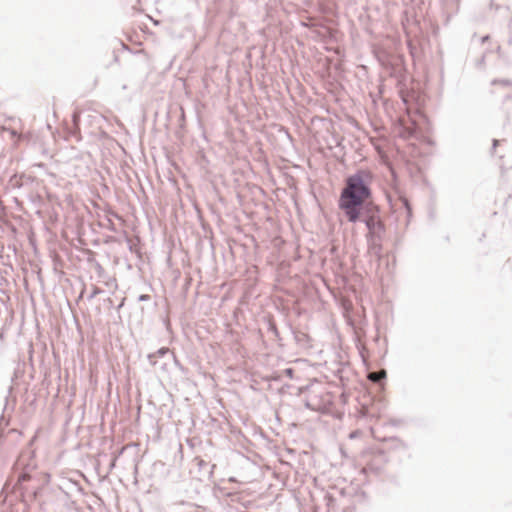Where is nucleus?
<instances>
[{
	"label": "nucleus",
	"mask_w": 512,
	"mask_h": 512,
	"mask_svg": "<svg viewBox=\"0 0 512 512\" xmlns=\"http://www.w3.org/2000/svg\"><path fill=\"white\" fill-rule=\"evenodd\" d=\"M370 182L371 173L367 170H358L346 179L339 199V208L352 223L360 219L362 206L371 196Z\"/></svg>",
	"instance_id": "1"
},
{
	"label": "nucleus",
	"mask_w": 512,
	"mask_h": 512,
	"mask_svg": "<svg viewBox=\"0 0 512 512\" xmlns=\"http://www.w3.org/2000/svg\"><path fill=\"white\" fill-rule=\"evenodd\" d=\"M363 221L368 229V249L371 253L378 255L381 251V241L385 232L384 225L378 215V210L372 209Z\"/></svg>",
	"instance_id": "2"
},
{
	"label": "nucleus",
	"mask_w": 512,
	"mask_h": 512,
	"mask_svg": "<svg viewBox=\"0 0 512 512\" xmlns=\"http://www.w3.org/2000/svg\"><path fill=\"white\" fill-rule=\"evenodd\" d=\"M317 397V394L312 391L306 403L307 407L313 410H320L326 403L330 402L328 394H326L322 400H318Z\"/></svg>",
	"instance_id": "3"
},
{
	"label": "nucleus",
	"mask_w": 512,
	"mask_h": 512,
	"mask_svg": "<svg viewBox=\"0 0 512 512\" xmlns=\"http://www.w3.org/2000/svg\"><path fill=\"white\" fill-rule=\"evenodd\" d=\"M165 356H170L172 359L176 360L174 354L171 353L170 349L167 347L158 349L156 352L149 354L147 358L151 365L156 366L158 364L157 358H163Z\"/></svg>",
	"instance_id": "4"
},
{
	"label": "nucleus",
	"mask_w": 512,
	"mask_h": 512,
	"mask_svg": "<svg viewBox=\"0 0 512 512\" xmlns=\"http://www.w3.org/2000/svg\"><path fill=\"white\" fill-rule=\"evenodd\" d=\"M385 371L372 372L369 374L368 378L373 382H380L383 378H385Z\"/></svg>",
	"instance_id": "5"
},
{
	"label": "nucleus",
	"mask_w": 512,
	"mask_h": 512,
	"mask_svg": "<svg viewBox=\"0 0 512 512\" xmlns=\"http://www.w3.org/2000/svg\"><path fill=\"white\" fill-rule=\"evenodd\" d=\"M102 292L101 289L97 288V287H94L91 294L89 295V299H93L94 297H96L98 294H100Z\"/></svg>",
	"instance_id": "6"
},
{
	"label": "nucleus",
	"mask_w": 512,
	"mask_h": 512,
	"mask_svg": "<svg viewBox=\"0 0 512 512\" xmlns=\"http://www.w3.org/2000/svg\"><path fill=\"white\" fill-rule=\"evenodd\" d=\"M30 478V476L26 473H22L21 475H19L18 477V482H25V481H28Z\"/></svg>",
	"instance_id": "7"
},
{
	"label": "nucleus",
	"mask_w": 512,
	"mask_h": 512,
	"mask_svg": "<svg viewBox=\"0 0 512 512\" xmlns=\"http://www.w3.org/2000/svg\"><path fill=\"white\" fill-rule=\"evenodd\" d=\"M293 373H294V371H293V369H292V368H287V369H285V370H284V374H285L286 376H288L289 378H292V377H293Z\"/></svg>",
	"instance_id": "8"
},
{
	"label": "nucleus",
	"mask_w": 512,
	"mask_h": 512,
	"mask_svg": "<svg viewBox=\"0 0 512 512\" xmlns=\"http://www.w3.org/2000/svg\"><path fill=\"white\" fill-rule=\"evenodd\" d=\"M148 298H149V296H148V295H141V296L139 297V300H140V301H146Z\"/></svg>",
	"instance_id": "9"
},
{
	"label": "nucleus",
	"mask_w": 512,
	"mask_h": 512,
	"mask_svg": "<svg viewBox=\"0 0 512 512\" xmlns=\"http://www.w3.org/2000/svg\"><path fill=\"white\" fill-rule=\"evenodd\" d=\"M77 119H78V116L76 114L73 115V122L75 125H77Z\"/></svg>",
	"instance_id": "10"
},
{
	"label": "nucleus",
	"mask_w": 512,
	"mask_h": 512,
	"mask_svg": "<svg viewBox=\"0 0 512 512\" xmlns=\"http://www.w3.org/2000/svg\"><path fill=\"white\" fill-rule=\"evenodd\" d=\"M160 368H161L162 370H166V369H167V363H163V364H161Z\"/></svg>",
	"instance_id": "11"
},
{
	"label": "nucleus",
	"mask_w": 512,
	"mask_h": 512,
	"mask_svg": "<svg viewBox=\"0 0 512 512\" xmlns=\"http://www.w3.org/2000/svg\"><path fill=\"white\" fill-rule=\"evenodd\" d=\"M498 145V140H493V149Z\"/></svg>",
	"instance_id": "12"
},
{
	"label": "nucleus",
	"mask_w": 512,
	"mask_h": 512,
	"mask_svg": "<svg viewBox=\"0 0 512 512\" xmlns=\"http://www.w3.org/2000/svg\"><path fill=\"white\" fill-rule=\"evenodd\" d=\"M488 38H489L488 36H484V37L482 38V42L487 41V40H488Z\"/></svg>",
	"instance_id": "13"
}]
</instances>
